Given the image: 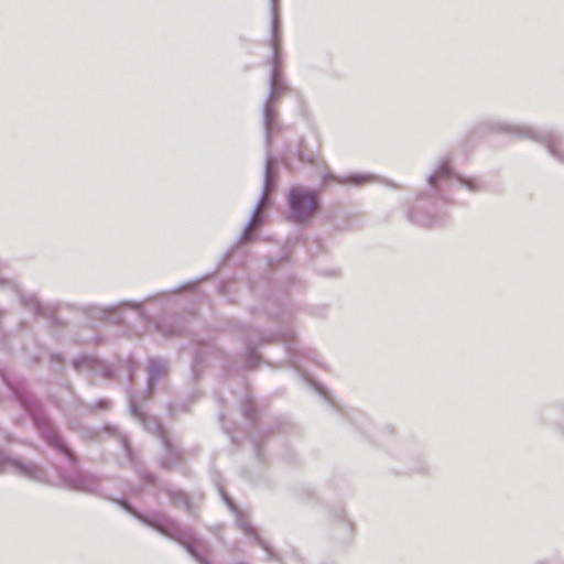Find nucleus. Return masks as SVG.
Listing matches in <instances>:
<instances>
[{
	"mask_svg": "<svg viewBox=\"0 0 564 564\" xmlns=\"http://www.w3.org/2000/svg\"><path fill=\"white\" fill-rule=\"evenodd\" d=\"M278 7L276 0H271V48L272 62L270 74V91L263 104L262 121L264 127L265 142L270 144L273 135L279 131L276 106L279 98L286 90L285 82L280 72V36L278 33Z\"/></svg>",
	"mask_w": 564,
	"mask_h": 564,
	"instance_id": "f257e3e1",
	"label": "nucleus"
},
{
	"mask_svg": "<svg viewBox=\"0 0 564 564\" xmlns=\"http://www.w3.org/2000/svg\"><path fill=\"white\" fill-rule=\"evenodd\" d=\"M117 502L143 524L183 545L198 564H212L207 547L191 530L181 528L175 520L166 514H156L149 518L134 510L126 500Z\"/></svg>",
	"mask_w": 564,
	"mask_h": 564,
	"instance_id": "f03ea898",
	"label": "nucleus"
},
{
	"mask_svg": "<svg viewBox=\"0 0 564 564\" xmlns=\"http://www.w3.org/2000/svg\"><path fill=\"white\" fill-rule=\"evenodd\" d=\"M139 397L131 395L129 398V408L131 414L137 417L144 429L156 435L163 446L164 454L160 457L159 464L161 467L172 469L176 467L182 460V453L173 443L167 432L162 427L155 417L148 419L147 414L139 406Z\"/></svg>",
	"mask_w": 564,
	"mask_h": 564,
	"instance_id": "7ed1b4c3",
	"label": "nucleus"
},
{
	"mask_svg": "<svg viewBox=\"0 0 564 564\" xmlns=\"http://www.w3.org/2000/svg\"><path fill=\"white\" fill-rule=\"evenodd\" d=\"M482 128L492 131H506L519 138L539 141L546 147L554 158L564 162V142L562 138L553 131L535 130L529 126L508 124L499 121H487L482 124Z\"/></svg>",
	"mask_w": 564,
	"mask_h": 564,
	"instance_id": "20e7f679",
	"label": "nucleus"
},
{
	"mask_svg": "<svg viewBox=\"0 0 564 564\" xmlns=\"http://www.w3.org/2000/svg\"><path fill=\"white\" fill-rule=\"evenodd\" d=\"M319 208L317 192L304 186H292L288 194V219L307 225Z\"/></svg>",
	"mask_w": 564,
	"mask_h": 564,
	"instance_id": "39448f33",
	"label": "nucleus"
},
{
	"mask_svg": "<svg viewBox=\"0 0 564 564\" xmlns=\"http://www.w3.org/2000/svg\"><path fill=\"white\" fill-rule=\"evenodd\" d=\"M274 159L268 154L265 159V166H264V180H263V187L261 197L254 207L252 212V216L243 230L241 235L242 241H249L251 240V232L253 229L259 227L263 221L264 217L263 214H261L262 208L268 204L269 195L272 192L275 183V172L273 170Z\"/></svg>",
	"mask_w": 564,
	"mask_h": 564,
	"instance_id": "423d86ee",
	"label": "nucleus"
},
{
	"mask_svg": "<svg viewBox=\"0 0 564 564\" xmlns=\"http://www.w3.org/2000/svg\"><path fill=\"white\" fill-rule=\"evenodd\" d=\"M218 494L224 501V503L228 507L230 511L235 514L236 523L239 529L243 532V534L251 539L258 546H260L265 553L269 560H276V553L272 549V546L260 535L258 528H256L250 519L237 508L234 501L227 496L224 488L218 486Z\"/></svg>",
	"mask_w": 564,
	"mask_h": 564,
	"instance_id": "0eeeda50",
	"label": "nucleus"
},
{
	"mask_svg": "<svg viewBox=\"0 0 564 564\" xmlns=\"http://www.w3.org/2000/svg\"><path fill=\"white\" fill-rule=\"evenodd\" d=\"M9 471L39 482L46 480V473L40 465L30 460H23L18 456H13L3 449H0V474Z\"/></svg>",
	"mask_w": 564,
	"mask_h": 564,
	"instance_id": "6e6552de",
	"label": "nucleus"
},
{
	"mask_svg": "<svg viewBox=\"0 0 564 564\" xmlns=\"http://www.w3.org/2000/svg\"><path fill=\"white\" fill-rule=\"evenodd\" d=\"M456 181L458 184L465 186L470 192H478L484 188L482 183L473 177H463L455 174L449 167V161L446 158L440 160L434 173L429 176V184L435 188L441 189V184L444 182Z\"/></svg>",
	"mask_w": 564,
	"mask_h": 564,
	"instance_id": "1a4fd4ad",
	"label": "nucleus"
},
{
	"mask_svg": "<svg viewBox=\"0 0 564 564\" xmlns=\"http://www.w3.org/2000/svg\"><path fill=\"white\" fill-rule=\"evenodd\" d=\"M198 285H199V280L188 281V282H185L183 284H180L178 286H176L175 289H173L171 291L161 292V293H158L155 295L147 296L143 301H140V302H129V301L122 302L120 304H117V305L104 308L101 312H102V314L107 318H112V315L118 312L119 306L124 305V306H128L130 310L138 312L140 317L145 319L147 318V314H145V311H144L143 306H144V304L147 302H150V301H162V300L166 299L170 294H178V293H181L183 291H195L198 288Z\"/></svg>",
	"mask_w": 564,
	"mask_h": 564,
	"instance_id": "9d476101",
	"label": "nucleus"
},
{
	"mask_svg": "<svg viewBox=\"0 0 564 564\" xmlns=\"http://www.w3.org/2000/svg\"><path fill=\"white\" fill-rule=\"evenodd\" d=\"M33 422L43 440L50 446L64 454L69 459L70 463L75 462L74 453L65 444L55 426L46 416L42 414H35L33 415Z\"/></svg>",
	"mask_w": 564,
	"mask_h": 564,
	"instance_id": "9b49d317",
	"label": "nucleus"
},
{
	"mask_svg": "<svg viewBox=\"0 0 564 564\" xmlns=\"http://www.w3.org/2000/svg\"><path fill=\"white\" fill-rule=\"evenodd\" d=\"M145 370L147 390L142 393L141 399L148 400L152 397L156 384L162 383L169 376L170 365L169 361L161 357H151L147 360Z\"/></svg>",
	"mask_w": 564,
	"mask_h": 564,
	"instance_id": "f8f14e48",
	"label": "nucleus"
},
{
	"mask_svg": "<svg viewBox=\"0 0 564 564\" xmlns=\"http://www.w3.org/2000/svg\"><path fill=\"white\" fill-rule=\"evenodd\" d=\"M72 365L76 371L91 379L97 377L110 379L112 376L111 368L95 356H79L73 359Z\"/></svg>",
	"mask_w": 564,
	"mask_h": 564,
	"instance_id": "ddd939ff",
	"label": "nucleus"
},
{
	"mask_svg": "<svg viewBox=\"0 0 564 564\" xmlns=\"http://www.w3.org/2000/svg\"><path fill=\"white\" fill-rule=\"evenodd\" d=\"M64 485L72 490L94 494L97 491L99 481L96 476L78 473L74 476H63Z\"/></svg>",
	"mask_w": 564,
	"mask_h": 564,
	"instance_id": "4468645a",
	"label": "nucleus"
},
{
	"mask_svg": "<svg viewBox=\"0 0 564 564\" xmlns=\"http://www.w3.org/2000/svg\"><path fill=\"white\" fill-rule=\"evenodd\" d=\"M210 348L209 341L204 340H197L193 347L192 375L195 380L202 377L208 366Z\"/></svg>",
	"mask_w": 564,
	"mask_h": 564,
	"instance_id": "2eb2a0df",
	"label": "nucleus"
},
{
	"mask_svg": "<svg viewBox=\"0 0 564 564\" xmlns=\"http://www.w3.org/2000/svg\"><path fill=\"white\" fill-rule=\"evenodd\" d=\"M324 182L334 181L339 184H355V185H362L370 181L371 175H349L347 177H338L333 175L329 172H326L322 175Z\"/></svg>",
	"mask_w": 564,
	"mask_h": 564,
	"instance_id": "dca6fc26",
	"label": "nucleus"
},
{
	"mask_svg": "<svg viewBox=\"0 0 564 564\" xmlns=\"http://www.w3.org/2000/svg\"><path fill=\"white\" fill-rule=\"evenodd\" d=\"M409 217L413 223L426 228H432L442 224L441 219L423 214L422 212H411Z\"/></svg>",
	"mask_w": 564,
	"mask_h": 564,
	"instance_id": "f3484780",
	"label": "nucleus"
},
{
	"mask_svg": "<svg viewBox=\"0 0 564 564\" xmlns=\"http://www.w3.org/2000/svg\"><path fill=\"white\" fill-rule=\"evenodd\" d=\"M166 492L175 507H184L186 510H189V502L185 492L172 489H169Z\"/></svg>",
	"mask_w": 564,
	"mask_h": 564,
	"instance_id": "a211bd4d",
	"label": "nucleus"
},
{
	"mask_svg": "<svg viewBox=\"0 0 564 564\" xmlns=\"http://www.w3.org/2000/svg\"><path fill=\"white\" fill-rule=\"evenodd\" d=\"M248 359H247V368H253L259 361V355L256 352V348L252 346V343L249 341L247 344Z\"/></svg>",
	"mask_w": 564,
	"mask_h": 564,
	"instance_id": "6ab92c4d",
	"label": "nucleus"
},
{
	"mask_svg": "<svg viewBox=\"0 0 564 564\" xmlns=\"http://www.w3.org/2000/svg\"><path fill=\"white\" fill-rule=\"evenodd\" d=\"M111 402L108 399H99L94 404L88 405V410L90 412L99 411V410H108L110 408Z\"/></svg>",
	"mask_w": 564,
	"mask_h": 564,
	"instance_id": "aec40b11",
	"label": "nucleus"
},
{
	"mask_svg": "<svg viewBox=\"0 0 564 564\" xmlns=\"http://www.w3.org/2000/svg\"><path fill=\"white\" fill-rule=\"evenodd\" d=\"M140 479L147 485L155 484V477L148 470L140 471Z\"/></svg>",
	"mask_w": 564,
	"mask_h": 564,
	"instance_id": "412c9836",
	"label": "nucleus"
},
{
	"mask_svg": "<svg viewBox=\"0 0 564 564\" xmlns=\"http://www.w3.org/2000/svg\"><path fill=\"white\" fill-rule=\"evenodd\" d=\"M119 441H120V443H121V445H122L127 456H130L131 455V448L129 446V443H128L127 438L124 436H122V435H119Z\"/></svg>",
	"mask_w": 564,
	"mask_h": 564,
	"instance_id": "4be33fe9",
	"label": "nucleus"
},
{
	"mask_svg": "<svg viewBox=\"0 0 564 564\" xmlns=\"http://www.w3.org/2000/svg\"><path fill=\"white\" fill-rule=\"evenodd\" d=\"M278 336L284 340H289L293 337V330L289 328L288 330L278 334Z\"/></svg>",
	"mask_w": 564,
	"mask_h": 564,
	"instance_id": "5701e85b",
	"label": "nucleus"
},
{
	"mask_svg": "<svg viewBox=\"0 0 564 564\" xmlns=\"http://www.w3.org/2000/svg\"><path fill=\"white\" fill-rule=\"evenodd\" d=\"M315 389L323 395H326V392L324 391V389L317 384H314Z\"/></svg>",
	"mask_w": 564,
	"mask_h": 564,
	"instance_id": "b1692460",
	"label": "nucleus"
},
{
	"mask_svg": "<svg viewBox=\"0 0 564 564\" xmlns=\"http://www.w3.org/2000/svg\"><path fill=\"white\" fill-rule=\"evenodd\" d=\"M115 430H116V429H115V427H112V426H110V425H106V426H105V431H106V432H109V433H110V432H115Z\"/></svg>",
	"mask_w": 564,
	"mask_h": 564,
	"instance_id": "393cba45",
	"label": "nucleus"
},
{
	"mask_svg": "<svg viewBox=\"0 0 564 564\" xmlns=\"http://www.w3.org/2000/svg\"><path fill=\"white\" fill-rule=\"evenodd\" d=\"M300 160H302V161H308V162H312V161H313V159H312V158L304 159L302 154H300Z\"/></svg>",
	"mask_w": 564,
	"mask_h": 564,
	"instance_id": "a878e982",
	"label": "nucleus"
},
{
	"mask_svg": "<svg viewBox=\"0 0 564 564\" xmlns=\"http://www.w3.org/2000/svg\"><path fill=\"white\" fill-rule=\"evenodd\" d=\"M53 358H55V359L57 360V362H58V364H61V362H62V358H61V356H59V355H55V356H53Z\"/></svg>",
	"mask_w": 564,
	"mask_h": 564,
	"instance_id": "bb28decb",
	"label": "nucleus"
},
{
	"mask_svg": "<svg viewBox=\"0 0 564 564\" xmlns=\"http://www.w3.org/2000/svg\"><path fill=\"white\" fill-rule=\"evenodd\" d=\"M113 321H115V322H120V321H121V317H116Z\"/></svg>",
	"mask_w": 564,
	"mask_h": 564,
	"instance_id": "cd10ccee",
	"label": "nucleus"
}]
</instances>
